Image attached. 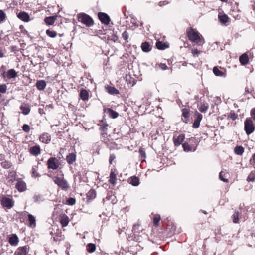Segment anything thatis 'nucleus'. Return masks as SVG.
<instances>
[{
	"label": "nucleus",
	"instance_id": "5",
	"mask_svg": "<svg viewBox=\"0 0 255 255\" xmlns=\"http://www.w3.org/2000/svg\"><path fill=\"white\" fill-rule=\"evenodd\" d=\"M0 203L4 208L7 209H11L14 206L12 198L5 196H2L0 198Z\"/></svg>",
	"mask_w": 255,
	"mask_h": 255
},
{
	"label": "nucleus",
	"instance_id": "10",
	"mask_svg": "<svg viewBox=\"0 0 255 255\" xmlns=\"http://www.w3.org/2000/svg\"><path fill=\"white\" fill-rule=\"evenodd\" d=\"M15 187L18 191L21 192L25 191L26 189V184L25 182L20 178H18Z\"/></svg>",
	"mask_w": 255,
	"mask_h": 255
},
{
	"label": "nucleus",
	"instance_id": "63",
	"mask_svg": "<svg viewBox=\"0 0 255 255\" xmlns=\"http://www.w3.org/2000/svg\"><path fill=\"white\" fill-rule=\"evenodd\" d=\"M6 67L4 65H2L0 68V71L1 73H6Z\"/></svg>",
	"mask_w": 255,
	"mask_h": 255
},
{
	"label": "nucleus",
	"instance_id": "56",
	"mask_svg": "<svg viewBox=\"0 0 255 255\" xmlns=\"http://www.w3.org/2000/svg\"><path fill=\"white\" fill-rule=\"evenodd\" d=\"M139 227V224H135L133 225L132 228V232L134 233H136L137 232V230H138Z\"/></svg>",
	"mask_w": 255,
	"mask_h": 255
},
{
	"label": "nucleus",
	"instance_id": "59",
	"mask_svg": "<svg viewBox=\"0 0 255 255\" xmlns=\"http://www.w3.org/2000/svg\"><path fill=\"white\" fill-rule=\"evenodd\" d=\"M251 115L254 120H255V108L251 111Z\"/></svg>",
	"mask_w": 255,
	"mask_h": 255
},
{
	"label": "nucleus",
	"instance_id": "11",
	"mask_svg": "<svg viewBox=\"0 0 255 255\" xmlns=\"http://www.w3.org/2000/svg\"><path fill=\"white\" fill-rule=\"evenodd\" d=\"M213 72L214 74L217 76L225 77L226 76V71L224 69H222L221 67L219 68L217 66H215L213 68Z\"/></svg>",
	"mask_w": 255,
	"mask_h": 255
},
{
	"label": "nucleus",
	"instance_id": "47",
	"mask_svg": "<svg viewBox=\"0 0 255 255\" xmlns=\"http://www.w3.org/2000/svg\"><path fill=\"white\" fill-rule=\"evenodd\" d=\"M223 176H225V173H224V171H221L219 173V178L221 180L224 181L225 183L228 182V179L227 178H225L223 177Z\"/></svg>",
	"mask_w": 255,
	"mask_h": 255
},
{
	"label": "nucleus",
	"instance_id": "44",
	"mask_svg": "<svg viewBox=\"0 0 255 255\" xmlns=\"http://www.w3.org/2000/svg\"><path fill=\"white\" fill-rule=\"evenodd\" d=\"M237 118L238 115L234 111H231L228 116V119H232L233 121L235 120Z\"/></svg>",
	"mask_w": 255,
	"mask_h": 255
},
{
	"label": "nucleus",
	"instance_id": "34",
	"mask_svg": "<svg viewBox=\"0 0 255 255\" xmlns=\"http://www.w3.org/2000/svg\"><path fill=\"white\" fill-rule=\"evenodd\" d=\"M218 18H219V21L222 24H226V23L228 22V20H229V17L226 14L219 15Z\"/></svg>",
	"mask_w": 255,
	"mask_h": 255
},
{
	"label": "nucleus",
	"instance_id": "6",
	"mask_svg": "<svg viewBox=\"0 0 255 255\" xmlns=\"http://www.w3.org/2000/svg\"><path fill=\"white\" fill-rule=\"evenodd\" d=\"M244 129L248 135L251 134L254 131L255 126L251 118H249L246 119L244 123Z\"/></svg>",
	"mask_w": 255,
	"mask_h": 255
},
{
	"label": "nucleus",
	"instance_id": "62",
	"mask_svg": "<svg viewBox=\"0 0 255 255\" xmlns=\"http://www.w3.org/2000/svg\"><path fill=\"white\" fill-rule=\"evenodd\" d=\"M32 176H34V177H39V176H40L39 174L36 172V170L34 169V168L33 167L32 168Z\"/></svg>",
	"mask_w": 255,
	"mask_h": 255
},
{
	"label": "nucleus",
	"instance_id": "35",
	"mask_svg": "<svg viewBox=\"0 0 255 255\" xmlns=\"http://www.w3.org/2000/svg\"><path fill=\"white\" fill-rule=\"evenodd\" d=\"M116 181H117L116 174L113 171H112L110 174V179L109 180V182L111 184L114 185L116 184Z\"/></svg>",
	"mask_w": 255,
	"mask_h": 255
},
{
	"label": "nucleus",
	"instance_id": "50",
	"mask_svg": "<svg viewBox=\"0 0 255 255\" xmlns=\"http://www.w3.org/2000/svg\"><path fill=\"white\" fill-rule=\"evenodd\" d=\"M67 203L70 205H73L76 203V200L74 198H69L67 200Z\"/></svg>",
	"mask_w": 255,
	"mask_h": 255
},
{
	"label": "nucleus",
	"instance_id": "48",
	"mask_svg": "<svg viewBox=\"0 0 255 255\" xmlns=\"http://www.w3.org/2000/svg\"><path fill=\"white\" fill-rule=\"evenodd\" d=\"M7 91V86L3 84L0 85V93H5ZM1 97V94H0V97Z\"/></svg>",
	"mask_w": 255,
	"mask_h": 255
},
{
	"label": "nucleus",
	"instance_id": "37",
	"mask_svg": "<svg viewBox=\"0 0 255 255\" xmlns=\"http://www.w3.org/2000/svg\"><path fill=\"white\" fill-rule=\"evenodd\" d=\"M86 249L89 253H93L96 250V245L93 243H89L86 246Z\"/></svg>",
	"mask_w": 255,
	"mask_h": 255
},
{
	"label": "nucleus",
	"instance_id": "61",
	"mask_svg": "<svg viewBox=\"0 0 255 255\" xmlns=\"http://www.w3.org/2000/svg\"><path fill=\"white\" fill-rule=\"evenodd\" d=\"M169 2L166 1H160L158 3V5L159 6L162 7L164 5L167 4Z\"/></svg>",
	"mask_w": 255,
	"mask_h": 255
},
{
	"label": "nucleus",
	"instance_id": "2",
	"mask_svg": "<svg viewBox=\"0 0 255 255\" xmlns=\"http://www.w3.org/2000/svg\"><path fill=\"white\" fill-rule=\"evenodd\" d=\"M197 145L195 138L191 137L182 144V147L185 152H194L196 150Z\"/></svg>",
	"mask_w": 255,
	"mask_h": 255
},
{
	"label": "nucleus",
	"instance_id": "14",
	"mask_svg": "<svg viewBox=\"0 0 255 255\" xmlns=\"http://www.w3.org/2000/svg\"><path fill=\"white\" fill-rule=\"evenodd\" d=\"M185 139V135L181 134L179 135L177 138L173 137V142L175 146H178L182 144L184 139Z\"/></svg>",
	"mask_w": 255,
	"mask_h": 255
},
{
	"label": "nucleus",
	"instance_id": "9",
	"mask_svg": "<svg viewBox=\"0 0 255 255\" xmlns=\"http://www.w3.org/2000/svg\"><path fill=\"white\" fill-rule=\"evenodd\" d=\"M202 119V115L198 111H196L194 115V122L193 124V128H197L199 127L200 123Z\"/></svg>",
	"mask_w": 255,
	"mask_h": 255
},
{
	"label": "nucleus",
	"instance_id": "12",
	"mask_svg": "<svg viewBox=\"0 0 255 255\" xmlns=\"http://www.w3.org/2000/svg\"><path fill=\"white\" fill-rule=\"evenodd\" d=\"M28 249L29 247L27 246L19 247L17 248L14 254L15 255H27Z\"/></svg>",
	"mask_w": 255,
	"mask_h": 255
},
{
	"label": "nucleus",
	"instance_id": "19",
	"mask_svg": "<svg viewBox=\"0 0 255 255\" xmlns=\"http://www.w3.org/2000/svg\"><path fill=\"white\" fill-rule=\"evenodd\" d=\"M8 242L11 245L15 246L18 243V237L16 234H12L9 238Z\"/></svg>",
	"mask_w": 255,
	"mask_h": 255
},
{
	"label": "nucleus",
	"instance_id": "38",
	"mask_svg": "<svg viewBox=\"0 0 255 255\" xmlns=\"http://www.w3.org/2000/svg\"><path fill=\"white\" fill-rule=\"evenodd\" d=\"M96 197V192L94 190L91 189L87 193V197L89 200H92Z\"/></svg>",
	"mask_w": 255,
	"mask_h": 255
},
{
	"label": "nucleus",
	"instance_id": "42",
	"mask_svg": "<svg viewBox=\"0 0 255 255\" xmlns=\"http://www.w3.org/2000/svg\"><path fill=\"white\" fill-rule=\"evenodd\" d=\"M46 34L50 37L55 38L56 37L57 33L55 31H52L50 29H48L46 31Z\"/></svg>",
	"mask_w": 255,
	"mask_h": 255
},
{
	"label": "nucleus",
	"instance_id": "45",
	"mask_svg": "<svg viewBox=\"0 0 255 255\" xmlns=\"http://www.w3.org/2000/svg\"><path fill=\"white\" fill-rule=\"evenodd\" d=\"M255 179V171H252L247 178L248 181H254Z\"/></svg>",
	"mask_w": 255,
	"mask_h": 255
},
{
	"label": "nucleus",
	"instance_id": "31",
	"mask_svg": "<svg viewBox=\"0 0 255 255\" xmlns=\"http://www.w3.org/2000/svg\"><path fill=\"white\" fill-rule=\"evenodd\" d=\"M209 105L207 103H203L198 107V110L202 113H206L208 109Z\"/></svg>",
	"mask_w": 255,
	"mask_h": 255
},
{
	"label": "nucleus",
	"instance_id": "1",
	"mask_svg": "<svg viewBox=\"0 0 255 255\" xmlns=\"http://www.w3.org/2000/svg\"><path fill=\"white\" fill-rule=\"evenodd\" d=\"M186 32L189 39L192 42L201 44L204 42L202 41V36L200 33L192 28H188Z\"/></svg>",
	"mask_w": 255,
	"mask_h": 255
},
{
	"label": "nucleus",
	"instance_id": "55",
	"mask_svg": "<svg viewBox=\"0 0 255 255\" xmlns=\"http://www.w3.org/2000/svg\"><path fill=\"white\" fill-rule=\"evenodd\" d=\"M19 29H20L22 33H23L24 34H28V31L24 28V27L23 25H21L19 26Z\"/></svg>",
	"mask_w": 255,
	"mask_h": 255
},
{
	"label": "nucleus",
	"instance_id": "27",
	"mask_svg": "<svg viewBox=\"0 0 255 255\" xmlns=\"http://www.w3.org/2000/svg\"><path fill=\"white\" fill-rule=\"evenodd\" d=\"M142 50L145 52H148L151 50V47L148 42H144L141 44Z\"/></svg>",
	"mask_w": 255,
	"mask_h": 255
},
{
	"label": "nucleus",
	"instance_id": "57",
	"mask_svg": "<svg viewBox=\"0 0 255 255\" xmlns=\"http://www.w3.org/2000/svg\"><path fill=\"white\" fill-rule=\"evenodd\" d=\"M250 162L253 166H255V153L252 156Z\"/></svg>",
	"mask_w": 255,
	"mask_h": 255
},
{
	"label": "nucleus",
	"instance_id": "58",
	"mask_svg": "<svg viewBox=\"0 0 255 255\" xmlns=\"http://www.w3.org/2000/svg\"><path fill=\"white\" fill-rule=\"evenodd\" d=\"M159 66V67L162 70H166L168 69L167 66L165 64L160 63Z\"/></svg>",
	"mask_w": 255,
	"mask_h": 255
},
{
	"label": "nucleus",
	"instance_id": "4",
	"mask_svg": "<svg viewBox=\"0 0 255 255\" xmlns=\"http://www.w3.org/2000/svg\"><path fill=\"white\" fill-rule=\"evenodd\" d=\"M53 181L62 190H67L69 188V185L68 182L64 178L55 176L53 178Z\"/></svg>",
	"mask_w": 255,
	"mask_h": 255
},
{
	"label": "nucleus",
	"instance_id": "13",
	"mask_svg": "<svg viewBox=\"0 0 255 255\" xmlns=\"http://www.w3.org/2000/svg\"><path fill=\"white\" fill-rule=\"evenodd\" d=\"M104 111L105 113H106L110 117L115 119L117 118L119 116V114L118 112H117L115 111H114L113 110L109 108H106L104 109Z\"/></svg>",
	"mask_w": 255,
	"mask_h": 255
},
{
	"label": "nucleus",
	"instance_id": "43",
	"mask_svg": "<svg viewBox=\"0 0 255 255\" xmlns=\"http://www.w3.org/2000/svg\"><path fill=\"white\" fill-rule=\"evenodd\" d=\"M6 19V14L2 10H0V24L4 22Z\"/></svg>",
	"mask_w": 255,
	"mask_h": 255
},
{
	"label": "nucleus",
	"instance_id": "26",
	"mask_svg": "<svg viewBox=\"0 0 255 255\" xmlns=\"http://www.w3.org/2000/svg\"><path fill=\"white\" fill-rule=\"evenodd\" d=\"M76 156L73 153H69L66 157V161L69 164H73L76 160Z\"/></svg>",
	"mask_w": 255,
	"mask_h": 255
},
{
	"label": "nucleus",
	"instance_id": "25",
	"mask_svg": "<svg viewBox=\"0 0 255 255\" xmlns=\"http://www.w3.org/2000/svg\"><path fill=\"white\" fill-rule=\"evenodd\" d=\"M79 95L80 98L83 101H87L89 99V93L88 91L85 89H81Z\"/></svg>",
	"mask_w": 255,
	"mask_h": 255
},
{
	"label": "nucleus",
	"instance_id": "3",
	"mask_svg": "<svg viewBox=\"0 0 255 255\" xmlns=\"http://www.w3.org/2000/svg\"><path fill=\"white\" fill-rule=\"evenodd\" d=\"M78 20L79 22L85 25L87 27H91L94 25L93 19L85 13H80L78 14Z\"/></svg>",
	"mask_w": 255,
	"mask_h": 255
},
{
	"label": "nucleus",
	"instance_id": "30",
	"mask_svg": "<svg viewBox=\"0 0 255 255\" xmlns=\"http://www.w3.org/2000/svg\"><path fill=\"white\" fill-rule=\"evenodd\" d=\"M108 92L112 95H117L119 94V91L114 87L108 86L107 87Z\"/></svg>",
	"mask_w": 255,
	"mask_h": 255
},
{
	"label": "nucleus",
	"instance_id": "52",
	"mask_svg": "<svg viewBox=\"0 0 255 255\" xmlns=\"http://www.w3.org/2000/svg\"><path fill=\"white\" fill-rule=\"evenodd\" d=\"M22 129L26 133H28L30 131V127L27 124H24L22 126Z\"/></svg>",
	"mask_w": 255,
	"mask_h": 255
},
{
	"label": "nucleus",
	"instance_id": "18",
	"mask_svg": "<svg viewBox=\"0 0 255 255\" xmlns=\"http://www.w3.org/2000/svg\"><path fill=\"white\" fill-rule=\"evenodd\" d=\"M39 140L42 142L47 144L51 140V136L47 133H44L40 135Z\"/></svg>",
	"mask_w": 255,
	"mask_h": 255
},
{
	"label": "nucleus",
	"instance_id": "22",
	"mask_svg": "<svg viewBox=\"0 0 255 255\" xmlns=\"http://www.w3.org/2000/svg\"><path fill=\"white\" fill-rule=\"evenodd\" d=\"M46 86V83L43 80H38L36 83V86L39 90H43Z\"/></svg>",
	"mask_w": 255,
	"mask_h": 255
},
{
	"label": "nucleus",
	"instance_id": "36",
	"mask_svg": "<svg viewBox=\"0 0 255 255\" xmlns=\"http://www.w3.org/2000/svg\"><path fill=\"white\" fill-rule=\"evenodd\" d=\"M244 151V148L242 146H237L234 148L235 153L238 155H242Z\"/></svg>",
	"mask_w": 255,
	"mask_h": 255
},
{
	"label": "nucleus",
	"instance_id": "54",
	"mask_svg": "<svg viewBox=\"0 0 255 255\" xmlns=\"http://www.w3.org/2000/svg\"><path fill=\"white\" fill-rule=\"evenodd\" d=\"M200 53V51H198L197 49H194L192 50V53L194 57H197Z\"/></svg>",
	"mask_w": 255,
	"mask_h": 255
},
{
	"label": "nucleus",
	"instance_id": "23",
	"mask_svg": "<svg viewBox=\"0 0 255 255\" xmlns=\"http://www.w3.org/2000/svg\"><path fill=\"white\" fill-rule=\"evenodd\" d=\"M102 123L101 124H99L100 126V130L102 132V134L107 135V130L108 129V124H107L106 122H103V121H102Z\"/></svg>",
	"mask_w": 255,
	"mask_h": 255
},
{
	"label": "nucleus",
	"instance_id": "21",
	"mask_svg": "<svg viewBox=\"0 0 255 255\" xmlns=\"http://www.w3.org/2000/svg\"><path fill=\"white\" fill-rule=\"evenodd\" d=\"M128 182L133 186H138L140 183L139 178L135 176L130 177L128 180Z\"/></svg>",
	"mask_w": 255,
	"mask_h": 255
},
{
	"label": "nucleus",
	"instance_id": "51",
	"mask_svg": "<svg viewBox=\"0 0 255 255\" xmlns=\"http://www.w3.org/2000/svg\"><path fill=\"white\" fill-rule=\"evenodd\" d=\"M34 201L35 202H38L40 201H42V196L40 195H34L33 197Z\"/></svg>",
	"mask_w": 255,
	"mask_h": 255
},
{
	"label": "nucleus",
	"instance_id": "39",
	"mask_svg": "<svg viewBox=\"0 0 255 255\" xmlns=\"http://www.w3.org/2000/svg\"><path fill=\"white\" fill-rule=\"evenodd\" d=\"M156 46L157 49L159 50H164L166 48L168 47V46L166 45L165 43H163L161 41H157L156 43Z\"/></svg>",
	"mask_w": 255,
	"mask_h": 255
},
{
	"label": "nucleus",
	"instance_id": "60",
	"mask_svg": "<svg viewBox=\"0 0 255 255\" xmlns=\"http://www.w3.org/2000/svg\"><path fill=\"white\" fill-rule=\"evenodd\" d=\"M116 156L114 154H110V158H109V163L110 164H112V161L115 159Z\"/></svg>",
	"mask_w": 255,
	"mask_h": 255
},
{
	"label": "nucleus",
	"instance_id": "32",
	"mask_svg": "<svg viewBox=\"0 0 255 255\" xmlns=\"http://www.w3.org/2000/svg\"><path fill=\"white\" fill-rule=\"evenodd\" d=\"M56 17L55 16L47 17L44 19V21L46 24L48 25H53L56 20Z\"/></svg>",
	"mask_w": 255,
	"mask_h": 255
},
{
	"label": "nucleus",
	"instance_id": "7",
	"mask_svg": "<svg viewBox=\"0 0 255 255\" xmlns=\"http://www.w3.org/2000/svg\"><path fill=\"white\" fill-rule=\"evenodd\" d=\"M47 165L48 169H57L59 167L58 161L55 157H50L47 161Z\"/></svg>",
	"mask_w": 255,
	"mask_h": 255
},
{
	"label": "nucleus",
	"instance_id": "24",
	"mask_svg": "<svg viewBox=\"0 0 255 255\" xmlns=\"http://www.w3.org/2000/svg\"><path fill=\"white\" fill-rule=\"evenodd\" d=\"M239 61L242 65H246L249 61V57L248 55L246 53H244L241 55L239 57Z\"/></svg>",
	"mask_w": 255,
	"mask_h": 255
},
{
	"label": "nucleus",
	"instance_id": "53",
	"mask_svg": "<svg viewBox=\"0 0 255 255\" xmlns=\"http://www.w3.org/2000/svg\"><path fill=\"white\" fill-rule=\"evenodd\" d=\"M139 154L141 156V159H142L143 158H145L146 157V153L143 149H139Z\"/></svg>",
	"mask_w": 255,
	"mask_h": 255
},
{
	"label": "nucleus",
	"instance_id": "20",
	"mask_svg": "<svg viewBox=\"0 0 255 255\" xmlns=\"http://www.w3.org/2000/svg\"><path fill=\"white\" fill-rule=\"evenodd\" d=\"M18 18L24 21L28 22L29 20V16L27 13L24 11L20 12L17 15Z\"/></svg>",
	"mask_w": 255,
	"mask_h": 255
},
{
	"label": "nucleus",
	"instance_id": "46",
	"mask_svg": "<svg viewBox=\"0 0 255 255\" xmlns=\"http://www.w3.org/2000/svg\"><path fill=\"white\" fill-rule=\"evenodd\" d=\"M160 220V216L159 215H155L153 218V224L155 226H158Z\"/></svg>",
	"mask_w": 255,
	"mask_h": 255
},
{
	"label": "nucleus",
	"instance_id": "28",
	"mask_svg": "<svg viewBox=\"0 0 255 255\" xmlns=\"http://www.w3.org/2000/svg\"><path fill=\"white\" fill-rule=\"evenodd\" d=\"M182 116L183 118H182V120L185 123H187L188 121V118L189 117V112L188 109L186 108H184L182 110Z\"/></svg>",
	"mask_w": 255,
	"mask_h": 255
},
{
	"label": "nucleus",
	"instance_id": "33",
	"mask_svg": "<svg viewBox=\"0 0 255 255\" xmlns=\"http://www.w3.org/2000/svg\"><path fill=\"white\" fill-rule=\"evenodd\" d=\"M28 219L29 222V226L34 227L36 226V220L35 217L31 214H28Z\"/></svg>",
	"mask_w": 255,
	"mask_h": 255
},
{
	"label": "nucleus",
	"instance_id": "8",
	"mask_svg": "<svg viewBox=\"0 0 255 255\" xmlns=\"http://www.w3.org/2000/svg\"><path fill=\"white\" fill-rule=\"evenodd\" d=\"M98 16L100 21L104 24L108 25L110 22V18L109 16L103 12H99Z\"/></svg>",
	"mask_w": 255,
	"mask_h": 255
},
{
	"label": "nucleus",
	"instance_id": "41",
	"mask_svg": "<svg viewBox=\"0 0 255 255\" xmlns=\"http://www.w3.org/2000/svg\"><path fill=\"white\" fill-rule=\"evenodd\" d=\"M239 216L240 213L238 211H235L233 215V222L234 223H238L239 222Z\"/></svg>",
	"mask_w": 255,
	"mask_h": 255
},
{
	"label": "nucleus",
	"instance_id": "15",
	"mask_svg": "<svg viewBox=\"0 0 255 255\" xmlns=\"http://www.w3.org/2000/svg\"><path fill=\"white\" fill-rule=\"evenodd\" d=\"M40 147L39 145H35L30 148L29 152L33 156H38L40 153Z\"/></svg>",
	"mask_w": 255,
	"mask_h": 255
},
{
	"label": "nucleus",
	"instance_id": "29",
	"mask_svg": "<svg viewBox=\"0 0 255 255\" xmlns=\"http://www.w3.org/2000/svg\"><path fill=\"white\" fill-rule=\"evenodd\" d=\"M17 76V73L13 69H10L8 71L6 77L8 79L14 78Z\"/></svg>",
	"mask_w": 255,
	"mask_h": 255
},
{
	"label": "nucleus",
	"instance_id": "49",
	"mask_svg": "<svg viewBox=\"0 0 255 255\" xmlns=\"http://www.w3.org/2000/svg\"><path fill=\"white\" fill-rule=\"evenodd\" d=\"M122 38L124 39L125 42L126 43H128V39L129 38L128 33L127 31H125L122 33Z\"/></svg>",
	"mask_w": 255,
	"mask_h": 255
},
{
	"label": "nucleus",
	"instance_id": "16",
	"mask_svg": "<svg viewBox=\"0 0 255 255\" xmlns=\"http://www.w3.org/2000/svg\"><path fill=\"white\" fill-rule=\"evenodd\" d=\"M20 109L22 113L24 115H28L30 112V108L28 104L23 103L20 106Z\"/></svg>",
	"mask_w": 255,
	"mask_h": 255
},
{
	"label": "nucleus",
	"instance_id": "64",
	"mask_svg": "<svg viewBox=\"0 0 255 255\" xmlns=\"http://www.w3.org/2000/svg\"><path fill=\"white\" fill-rule=\"evenodd\" d=\"M11 50L12 51H18V48L16 46H11Z\"/></svg>",
	"mask_w": 255,
	"mask_h": 255
},
{
	"label": "nucleus",
	"instance_id": "40",
	"mask_svg": "<svg viewBox=\"0 0 255 255\" xmlns=\"http://www.w3.org/2000/svg\"><path fill=\"white\" fill-rule=\"evenodd\" d=\"M1 165L3 168L9 169L11 167L12 163L9 161L5 160L1 162Z\"/></svg>",
	"mask_w": 255,
	"mask_h": 255
},
{
	"label": "nucleus",
	"instance_id": "17",
	"mask_svg": "<svg viewBox=\"0 0 255 255\" xmlns=\"http://www.w3.org/2000/svg\"><path fill=\"white\" fill-rule=\"evenodd\" d=\"M60 222L63 227L67 226L69 222L68 216L65 214L61 215L60 216Z\"/></svg>",
	"mask_w": 255,
	"mask_h": 255
}]
</instances>
